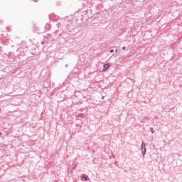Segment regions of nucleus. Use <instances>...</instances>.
Wrapping results in <instances>:
<instances>
[{
	"label": "nucleus",
	"instance_id": "obj_4",
	"mask_svg": "<svg viewBox=\"0 0 182 182\" xmlns=\"http://www.w3.org/2000/svg\"><path fill=\"white\" fill-rule=\"evenodd\" d=\"M150 132H151V134H154V129H153V128H151L150 129Z\"/></svg>",
	"mask_w": 182,
	"mask_h": 182
},
{
	"label": "nucleus",
	"instance_id": "obj_9",
	"mask_svg": "<svg viewBox=\"0 0 182 182\" xmlns=\"http://www.w3.org/2000/svg\"><path fill=\"white\" fill-rule=\"evenodd\" d=\"M115 52H117V49L115 50Z\"/></svg>",
	"mask_w": 182,
	"mask_h": 182
},
{
	"label": "nucleus",
	"instance_id": "obj_2",
	"mask_svg": "<svg viewBox=\"0 0 182 182\" xmlns=\"http://www.w3.org/2000/svg\"><path fill=\"white\" fill-rule=\"evenodd\" d=\"M110 68V63H107L103 65L102 72H105L107 69H109Z\"/></svg>",
	"mask_w": 182,
	"mask_h": 182
},
{
	"label": "nucleus",
	"instance_id": "obj_6",
	"mask_svg": "<svg viewBox=\"0 0 182 182\" xmlns=\"http://www.w3.org/2000/svg\"><path fill=\"white\" fill-rule=\"evenodd\" d=\"M122 50H124V51L126 50V47H124V46L122 47Z\"/></svg>",
	"mask_w": 182,
	"mask_h": 182
},
{
	"label": "nucleus",
	"instance_id": "obj_1",
	"mask_svg": "<svg viewBox=\"0 0 182 182\" xmlns=\"http://www.w3.org/2000/svg\"><path fill=\"white\" fill-rule=\"evenodd\" d=\"M141 151L143 154V156H144V154H146V143H144V141H142L141 143Z\"/></svg>",
	"mask_w": 182,
	"mask_h": 182
},
{
	"label": "nucleus",
	"instance_id": "obj_7",
	"mask_svg": "<svg viewBox=\"0 0 182 182\" xmlns=\"http://www.w3.org/2000/svg\"><path fill=\"white\" fill-rule=\"evenodd\" d=\"M65 68H68V65H65Z\"/></svg>",
	"mask_w": 182,
	"mask_h": 182
},
{
	"label": "nucleus",
	"instance_id": "obj_8",
	"mask_svg": "<svg viewBox=\"0 0 182 182\" xmlns=\"http://www.w3.org/2000/svg\"><path fill=\"white\" fill-rule=\"evenodd\" d=\"M33 1H34V2H36V0H33Z\"/></svg>",
	"mask_w": 182,
	"mask_h": 182
},
{
	"label": "nucleus",
	"instance_id": "obj_3",
	"mask_svg": "<svg viewBox=\"0 0 182 182\" xmlns=\"http://www.w3.org/2000/svg\"><path fill=\"white\" fill-rule=\"evenodd\" d=\"M81 180L82 181H89V176H87V175H85L82 177Z\"/></svg>",
	"mask_w": 182,
	"mask_h": 182
},
{
	"label": "nucleus",
	"instance_id": "obj_5",
	"mask_svg": "<svg viewBox=\"0 0 182 182\" xmlns=\"http://www.w3.org/2000/svg\"><path fill=\"white\" fill-rule=\"evenodd\" d=\"M110 53H113V52H114V50H113V49H112V50H110Z\"/></svg>",
	"mask_w": 182,
	"mask_h": 182
}]
</instances>
